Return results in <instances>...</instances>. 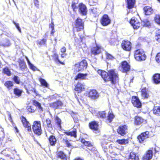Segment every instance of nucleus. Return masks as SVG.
<instances>
[{
    "instance_id": "obj_13",
    "label": "nucleus",
    "mask_w": 160,
    "mask_h": 160,
    "mask_svg": "<svg viewBox=\"0 0 160 160\" xmlns=\"http://www.w3.org/2000/svg\"><path fill=\"white\" fill-rule=\"evenodd\" d=\"M98 127V123L95 121L89 123L90 128L93 130L95 133H98L100 132Z\"/></svg>"
},
{
    "instance_id": "obj_7",
    "label": "nucleus",
    "mask_w": 160,
    "mask_h": 160,
    "mask_svg": "<svg viewBox=\"0 0 160 160\" xmlns=\"http://www.w3.org/2000/svg\"><path fill=\"white\" fill-rule=\"evenodd\" d=\"M84 28V24L82 20L79 18H78L76 21L75 27L74 29V31L75 29L77 32L79 31Z\"/></svg>"
},
{
    "instance_id": "obj_52",
    "label": "nucleus",
    "mask_w": 160,
    "mask_h": 160,
    "mask_svg": "<svg viewBox=\"0 0 160 160\" xmlns=\"http://www.w3.org/2000/svg\"><path fill=\"white\" fill-rule=\"evenodd\" d=\"M27 109L29 112H34V109L32 108L31 106H28L27 107Z\"/></svg>"
},
{
    "instance_id": "obj_35",
    "label": "nucleus",
    "mask_w": 160,
    "mask_h": 160,
    "mask_svg": "<svg viewBox=\"0 0 160 160\" xmlns=\"http://www.w3.org/2000/svg\"><path fill=\"white\" fill-rule=\"evenodd\" d=\"M66 135L73 136L74 138L76 137V130L71 132L67 131L64 132Z\"/></svg>"
},
{
    "instance_id": "obj_24",
    "label": "nucleus",
    "mask_w": 160,
    "mask_h": 160,
    "mask_svg": "<svg viewBox=\"0 0 160 160\" xmlns=\"http://www.w3.org/2000/svg\"><path fill=\"white\" fill-rule=\"evenodd\" d=\"M33 104L38 108L39 112H42L43 111V108L41 106V103L36 100H33Z\"/></svg>"
},
{
    "instance_id": "obj_3",
    "label": "nucleus",
    "mask_w": 160,
    "mask_h": 160,
    "mask_svg": "<svg viewBox=\"0 0 160 160\" xmlns=\"http://www.w3.org/2000/svg\"><path fill=\"white\" fill-rule=\"evenodd\" d=\"M108 76L110 78L111 83H114L118 80V75L117 72L115 69H111L108 71Z\"/></svg>"
},
{
    "instance_id": "obj_30",
    "label": "nucleus",
    "mask_w": 160,
    "mask_h": 160,
    "mask_svg": "<svg viewBox=\"0 0 160 160\" xmlns=\"http://www.w3.org/2000/svg\"><path fill=\"white\" fill-rule=\"evenodd\" d=\"M128 8H132L134 6L135 0H126Z\"/></svg>"
},
{
    "instance_id": "obj_46",
    "label": "nucleus",
    "mask_w": 160,
    "mask_h": 160,
    "mask_svg": "<svg viewBox=\"0 0 160 160\" xmlns=\"http://www.w3.org/2000/svg\"><path fill=\"white\" fill-rule=\"evenodd\" d=\"M0 45L4 47H8L10 45V43L8 40H6L5 42H2Z\"/></svg>"
},
{
    "instance_id": "obj_1",
    "label": "nucleus",
    "mask_w": 160,
    "mask_h": 160,
    "mask_svg": "<svg viewBox=\"0 0 160 160\" xmlns=\"http://www.w3.org/2000/svg\"><path fill=\"white\" fill-rule=\"evenodd\" d=\"M134 56L135 59L138 61H144L146 58V55L142 49L135 50L134 52Z\"/></svg>"
},
{
    "instance_id": "obj_10",
    "label": "nucleus",
    "mask_w": 160,
    "mask_h": 160,
    "mask_svg": "<svg viewBox=\"0 0 160 160\" xmlns=\"http://www.w3.org/2000/svg\"><path fill=\"white\" fill-rule=\"evenodd\" d=\"M100 22L103 26H106L110 23L111 20L108 15L105 14L101 18Z\"/></svg>"
},
{
    "instance_id": "obj_9",
    "label": "nucleus",
    "mask_w": 160,
    "mask_h": 160,
    "mask_svg": "<svg viewBox=\"0 0 160 160\" xmlns=\"http://www.w3.org/2000/svg\"><path fill=\"white\" fill-rule=\"evenodd\" d=\"M98 73L100 74L105 82L110 80V78L108 76V73L104 71L99 70L98 71Z\"/></svg>"
},
{
    "instance_id": "obj_39",
    "label": "nucleus",
    "mask_w": 160,
    "mask_h": 160,
    "mask_svg": "<svg viewBox=\"0 0 160 160\" xmlns=\"http://www.w3.org/2000/svg\"><path fill=\"white\" fill-rule=\"evenodd\" d=\"M3 72L8 76H10L11 73L8 67H6L3 69Z\"/></svg>"
},
{
    "instance_id": "obj_42",
    "label": "nucleus",
    "mask_w": 160,
    "mask_h": 160,
    "mask_svg": "<svg viewBox=\"0 0 160 160\" xmlns=\"http://www.w3.org/2000/svg\"><path fill=\"white\" fill-rule=\"evenodd\" d=\"M14 92L15 95L19 97L21 95L22 91L18 88H16L14 90Z\"/></svg>"
},
{
    "instance_id": "obj_57",
    "label": "nucleus",
    "mask_w": 160,
    "mask_h": 160,
    "mask_svg": "<svg viewBox=\"0 0 160 160\" xmlns=\"http://www.w3.org/2000/svg\"><path fill=\"white\" fill-rule=\"evenodd\" d=\"M34 2L35 5L38 8L39 7V2L38 0H34Z\"/></svg>"
},
{
    "instance_id": "obj_44",
    "label": "nucleus",
    "mask_w": 160,
    "mask_h": 160,
    "mask_svg": "<svg viewBox=\"0 0 160 160\" xmlns=\"http://www.w3.org/2000/svg\"><path fill=\"white\" fill-rule=\"evenodd\" d=\"M98 117L101 118H104L106 117V114L104 111L99 112L98 113Z\"/></svg>"
},
{
    "instance_id": "obj_56",
    "label": "nucleus",
    "mask_w": 160,
    "mask_h": 160,
    "mask_svg": "<svg viewBox=\"0 0 160 160\" xmlns=\"http://www.w3.org/2000/svg\"><path fill=\"white\" fill-rule=\"evenodd\" d=\"M46 122L47 125L48 127H49L51 126V121L49 118H48L46 119Z\"/></svg>"
},
{
    "instance_id": "obj_23",
    "label": "nucleus",
    "mask_w": 160,
    "mask_h": 160,
    "mask_svg": "<svg viewBox=\"0 0 160 160\" xmlns=\"http://www.w3.org/2000/svg\"><path fill=\"white\" fill-rule=\"evenodd\" d=\"M62 105V102L59 101L49 104V106L54 108H59Z\"/></svg>"
},
{
    "instance_id": "obj_63",
    "label": "nucleus",
    "mask_w": 160,
    "mask_h": 160,
    "mask_svg": "<svg viewBox=\"0 0 160 160\" xmlns=\"http://www.w3.org/2000/svg\"><path fill=\"white\" fill-rule=\"evenodd\" d=\"M96 9V8H93L92 10V12L95 14H97V12H95V10Z\"/></svg>"
},
{
    "instance_id": "obj_51",
    "label": "nucleus",
    "mask_w": 160,
    "mask_h": 160,
    "mask_svg": "<svg viewBox=\"0 0 160 160\" xmlns=\"http://www.w3.org/2000/svg\"><path fill=\"white\" fill-rule=\"evenodd\" d=\"M29 65V66L30 68L33 70V71H36L37 70V68L34 66L33 64H32L31 63H30Z\"/></svg>"
},
{
    "instance_id": "obj_38",
    "label": "nucleus",
    "mask_w": 160,
    "mask_h": 160,
    "mask_svg": "<svg viewBox=\"0 0 160 160\" xmlns=\"http://www.w3.org/2000/svg\"><path fill=\"white\" fill-rule=\"evenodd\" d=\"M108 119L109 121V122H111L114 118V116L112 113V111H109L108 112Z\"/></svg>"
},
{
    "instance_id": "obj_32",
    "label": "nucleus",
    "mask_w": 160,
    "mask_h": 160,
    "mask_svg": "<svg viewBox=\"0 0 160 160\" xmlns=\"http://www.w3.org/2000/svg\"><path fill=\"white\" fill-rule=\"evenodd\" d=\"M18 62L20 69L22 70L25 69L26 66L24 60L20 59Z\"/></svg>"
},
{
    "instance_id": "obj_41",
    "label": "nucleus",
    "mask_w": 160,
    "mask_h": 160,
    "mask_svg": "<svg viewBox=\"0 0 160 160\" xmlns=\"http://www.w3.org/2000/svg\"><path fill=\"white\" fill-rule=\"evenodd\" d=\"M154 21L157 24L160 25V15H156L154 18Z\"/></svg>"
},
{
    "instance_id": "obj_33",
    "label": "nucleus",
    "mask_w": 160,
    "mask_h": 160,
    "mask_svg": "<svg viewBox=\"0 0 160 160\" xmlns=\"http://www.w3.org/2000/svg\"><path fill=\"white\" fill-rule=\"evenodd\" d=\"M153 113L157 115H160V106L154 107L153 109Z\"/></svg>"
},
{
    "instance_id": "obj_6",
    "label": "nucleus",
    "mask_w": 160,
    "mask_h": 160,
    "mask_svg": "<svg viewBox=\"0 0 160 160\" xmlns=\"http://www.w3.org/2000/svg\"><path fill=\"white\" fill-rule=\"evenodd\" d=\"M149 132L146 131L145 132L142 133L138 137V139L140 143H143L146 141L147 139L149 137Z\"/></svg>"
},
{
    "instance_id": "obj_27",
    "label": "nucleus",
    "mask_w": 160,
    "mask_h": 160,
    "mask_svg": "<svg viewBox=\"0 0 160 160\" xmlns=\"http://www.w3.org/2000/svg\"><path fill=\"white\" fill-rule=\"evenodd\" d=\"M143 9L146 15H150L152 13V8L149 6L145 7Z\"/></svg>"
},
{
    "instance_id": "obj_12",
    "label": "nucleus",
    "mask_w": 160,
    "mask_h": 160,
    "mask_svg": "<svg viewBox=\"0 0 160 160\" xmlns=\"http://www.w3.org/2000/svg\"><path fill=\"white\" fill-rule=\"evenodd\" d=\"M122 46L124 50L127 51H129L131 48V43L128 41H123L122 43Z\"/></svg>"
},
{
    "instance_id": "obj_15",
    "label": "nucleus",
    "mask_w": 160,
    "mask_h": 160,
    "mask_svg": "<svg viewBox=\"0 0 160 160\" xmlns=\"http://www.w3.org/2000/svg\"><path fill=\"white\" fill-rule=\"evenodd\" d=\"M88 96L92 99H95L98 98L99 95L96 90L93 89L89 92Z\"/></svg>"
},
{
    "instance_id": "obj_8",
    "label": "nucleus",
    "mask_w": 160,
    "mask_h": 160,
    "mask_svg": "<svg viewBox=\"0 0 160 160\" xmlns=\"http://www.w3.org/2000/svg\"><path fill=\"white\" fill-rule=\"evenodd\" d=\"M130 23L134 29H138L140 26V23L138 19L134 17H132L130 21Z\"/></svg>"
},
{
    "instance_id": "obj_19",
    "label": "nucleus",
    "mask_w": 160,
    "mask_h": 160,
    "mask_svg": "<svg viewBox=\"0 0 160 160\" xmlns=\"http://www.w3.org/2000/svg\"><path fill=\"white\" fill-rule=\"evenodd\" d=\"M153 156V152L152 150L148 151L142 158V160H149L152 159Z\"/></svg>"
},
{
    "instance_id": "obj_28",
    "label": "nucleus",
    "mask_w": 160,
    "mask_h": 160,
    "mask_svg": "<svg viewBox=\"0 0 160 160\" xmlns=\"http://www.w3.org/2000/svg\"><path fill=\"white\" fill-rule=\"evenodd\" d=\"M129 160H139L138 156L134 152L130 153L128 158Z\"/></svg>"
},
{
    "instance_id": "obj_31",
    "label": "nucleus",
    "mask_w": 160,
    "mask_h": 160,
    "mask_svg": "<svg viewBox=\"0 0 160 160\" xmlns=\"http://www.w3.org/2000/svg\"><path fill=\"white\" fill-rule=\"evenodd\" d=\"M153 81L155 83L157 84L160 83V74H155L153 76Z\"/></svg>"
},
{
    "instance_id": "obj_36",
    "label": "nucleus",
    "mask_w": 160,
    "mask_h": 160,
    "mask_svg": "<svg viewBox=\"0 0 160 160\" xmlns=\"http://www.w3.org/2000/svg\"><path fill=\"white\" fill-rule=\"evenodd\" d=\"M117 142L118 144L121 145H125L128 143V140L125 139H122L117 140Z\"/></svg>"
},
{
    "instance_id": "obj_40",
    "label": "nucleus",
    "mask_w": 160,
    "mask_h": 160,
    "mask_svg": "<svg viewBox=\"0 0 160 160\" xmlns=\"http://www.w3.org/2000/svg\"><path fill=\"white\" fill-rule=\"evenodd\" d=\"M39 81L42 85L47 88L48 87V85L45 79L42 78H40Z\"/></svg>"
},
{
    "instance_id": "obj_21",
    "label": "nucleus",
    "mask_w": 160,
    "mask_h": 160,
    "mask_svg": "<svg viewBox=\"0 0 160 160\" xmlns=\"http://www.w3.org/2000/svg\"><path fill=\"white\" fill-rule=\"evenodd\" d=\"M141 93V97L142 99H147L149 97L148 91L146 88L142 89Z\"/></svg>"
},
{
    "instance_id": "obj_17",
    "label": "nucleus",
    "mask_w": 160,
    "mask_h": 160,
    "mask_svg": "<svg viewBox=\"0 0 160 160\" xmlns=\"http://www.w3.org/2000/svg\"><path fill=\"white\" fill-rule=\"evenodd\" d=\"M79 12L83 15H85L87 12L86 7L82 3H80L79 6Z\"/></svg>"
},
{
    "instance_id": "obj_61",
    "label": "nucleus",
    "mask_w": 160,
    "mask_h": 160,
    "mask_svg": "<svg viewBox=\"0 0 160 160\" xmlns=\"http://www.w3.org/2000/svg\"><path fill=\"white\" fill-rule=\"evenodd\" d=\"M50 27L52 29H54V24L53 22H52L51 24L50 25Z\"/></svg>"
},
{
    "instance_id": "obj_11",
    "label": "nucleus",
    "mask_w": 160,
    "mask_h": 160,
    "mask_svg": "<svg viewBox=\"0 0 160 160\" xmlns=\"http://www.w3.org/2000/svg\"><path fill=\"white\" fill-rule=\"evenodd\" d=\"M132 102L134 106L137 108H140L141 106V103L138 98L135 96H133L132 98Z\"/></svg>"
},
{
    "instance_id": "obj_60",
    "label": "nucleus",
    "mask_w": 160,
    "mask_h": 160,
    "mask_svg": "<svg viewBox=\"0 0 160 160\" xmlns=\"http://www.w3.org/2000/svg\"><path fill=\"white\" fill-rule=\"evenodd\" d=\"M60 50L62 53H65L66 52V48L65 47H63Z\"/></svg>"
},
{
    "instance_id": "obj_18",
    "label": "nucleus",
    "mask_w": 160,
    "mask_h": 160,
    "mask_svg": "<svg viewBox=\"0 0 160 160\" xmlns=\"http://www.w3.org/2000/svg\"><path fill=\"white\" fill-rule=\"evenodd\" d=\"M85 85L84 83L78 82L76 86L75 90L79 92H80L85 89Z\"/></svg>"
},
{
    "instance_id": "obj_48",
    "label": "nucleus",
    "mask_w": 160,
    "mask_h": 160,
    "mask_svg": "<svg viewBox=\"0 0 160 160\" xmlns=\"http://www.w3.org/2000/svg\"><path fill=\"white\" fill-rule=\"evenodd\" d=\"M143 25L145 27H149L150 25V23L149 21L145 20L143 22Z\"/></svg>"
},
{
    "instance_id": "obj_26",
    "label": "nucleus",
    "mask_w": 160,
    "mask_h": 160,
    "mask_svg": "<svg viewBox=\"0 0 160 160\" xmlns=\"http://www.w3.org/2000/svg\"><path fill=\"white\" fill-rule=\"evenodd\" d=\"M48 139L51 145L52 146H55L57 140L54 136L51 135L48 138Z\"/></svg>"
},
{
    "instance_id": "obj_50",
    "label": "nucleus",
    "mask_w": 160,
    "mask_h": 160,
    "mask_svg": "<svg viewBox=\"0 0 160 160\" xmlns=\"http://www.w3.org/2000/svg\"><path fill=\"white\" fill-rule=\"evenodd\" d=\"M156 39L158 42H160V29L158 31V35L156 36Z\"/></svg>"
},
{
    "instance_id": "obj_4",
    "label": "nucleus",
    "mask_w": 160,
    "mask_h": 160,
    "mask_svg": "<svg viewBox=\"0 0 160 160\" xmlns=\"http://www.w3.org/2000/svg\"><path fill=\"white\" fill-rule=\"evenodd\" d=\"M32 129L34 133L38 135H40L42 133V130L40 122L35 121L33 122Z\"/></svg>"
},
{
    "instance_id": "obj_47",
    "label": "nucleus",
    "mask_w": 160,
    "mask_h": 160,
    "mask_svg": "<svg viewBox=\"0 0 160 160\" xmlns=\"http://www.w3.org/2000/svg\"><path fill=\"white\" fill-rule=\"evenodd\" d=\"M13 79L15 83L19 84L20 83V79L19 78L16 76H14Z\"/></svg>"
},
{
    "instance_id": "obj_53",
    "label": "nucleus",
    "mask_w": 160,
    "mask_h": 160,
    "mask_svg": "<svg viewBox=\"0 0 160 160\" xmlns=\"http://www.w3.org/2000/svg\"><path fill=\"white\" fill-rule=\"evenodd\" d=\"M156 60L158 63H160V52L157 54L156 57Z\"/></svg>"
},
{
    "instance_id": "obj_54",
    "label": "nucleus",
    "mask_w": 160,
    "mask_h": 160,
    "mask_svg": "<svg viewBox=\"0 0 160 160\" xmlns=\"http://www.w3.org/2000/svg\"><path fill=\"white\" fill-rule=\"evenodd\" d=\"M64 142L65 143V144L68 147H70L71 146V145L70 143H69L68 141L67 140H63Z\"/></svg>"
},
{
    "instance_id": "obj_58",
    "label": "nucleus",
    "mask_w": 160,
    "mask_h": 160,
    "mask_svg": "<svg viewBox=\"0 0 160 160\" xmlns=\"http://www.w3.org/2000/svg\"><path fill=\"white\" fill-rule=\"evenodd\" d=\"M14 24L15 25L16 27L17 28V29L20 32H21V29L19 27V24L18 23H15V22H13Z\"/></svg>"
},
{
    "instance_id": "obj_55",
    "label": "nucleus",
    "mask_w": 160,
    "mask_h": 160,
    "mask_svg": "<svg viewBox=\"0 0 160 160\" xmlns=\"http://www.w3.org/2000/svg\"><path fill=\"white\" fill-rule=\"evenodd\" d=\"M106 58L108 59L112 60L113 58V57L111 55L107 53L106 54Z\"/></svg>"
},
{
    "instance_id": "obj_59",
    "label": "nucleus",
    "mask_w": 160,
    "mask_h": 160,
    "mask_svg": "<svg viewBox=\"0 0 160 160\" xmlns=\"http://www.w3.org/2000/svg\"><path fill=\"white\" fill-rule=\"evenodd\" d=\"M46 41V40L45 39H43L42 40L38 42V43L39 44H44Z\"/></svg>"
},
{
    "instance_id": "obj_43",
    "label": "nucleus",
    "mask_w": 160,
    "mask_h": 160,
    "mask_svg": "<svg viewBox=\"0 0 160 160\" xmlns=\"http://www.w3.org/2000/svg\"><path fill=\"white\" fill-rule=\"evenodd\" d=\"M107 143L108 142L104 140L103 141L101 145L102 147L105 152H106L107 149L108 147L107 145Z\"/></svg>"
},
{
    "instance_id": "obj_37",
    "label": "nucleus",
    "mask_w": 160,
    "mask_h": 160,
    "mask_svg": "<svg viewBox=\"0 0 160 160\" xmlns=\"http://www.w3.org/2000/svg\"><path fill=\"white\" fill-rule=\"evenodd\" d=\"M53 59L56 62H58L61 64H63V63L61 62L58 59V55L56 53H54L52 56Z\"/></svg>"
},
{
    "instance_id": "obj_16",
    "label": "nucleus",
    "mask_w": 160,
    "mask_h": 160,
    "mask_svg": "<svg viewBox=\"0 0 160 160\" xmlns=\"http://www.w3.org/2000/svg\"><path fill=\"white\" fill-rule=\"evenodd\" d=\"M21 121L24 127L27 128V130L29 132L31 131V125L29 122L27 121L26 119L22 117L21 119Z\"/></svg>"
},
{
    "instance_id": "obj_49",
    "label": "nucleus",
    "mask_w": 160,
    "mask_h": 160,
    "mask_svg": "<svg viewBox=\"0 0 160 160\" xmlns=\"http://www.w3.org/2000/svg\"><path fill=\"white\" fill-rule=\"evenodd\" d=\"M55 122L59 126H60L61 125V120L58 117H56L55 118Z\"/></svg>"
},
{
    "instance_id": "obj_14",
    "label": "nucleus",
    "mask_w": 160,
    "mask_h": 160,
    "mask_svg": "<svg viewBox=\"0 0 160 160\" xmlns=\"http://www.w3.org/2000/svg\"><path fill=\"white\" fill-rule=\"evenodd\" d=\"M127 130L128 127L125 125L120 127L117 129V132L118 134L123 136L127 132Z\"/></svg>"
},
{
    "instance_id": "obj_62",
    "label": "nucleus",
    "mask_w": 160,
    "mask_h": 160,
    "mask_svg": "<svg viewBox=\"0 0 160 160\" xmlns=\"http://www.w3.org/2000/svg\"><path fill=\"white\" fill-rule=\"evenodd\" d=\"M67 56V54L65 53H64L61 54V57L62 58H65Z\"/></svg>"
},
{
    "instance_id": "obj_5",
    "label": "nucleus",
    "mask_w": 160,
    "mask_h": 160,
    "mask_svg": "<svg viewBox=\"0 0 160 160\" xmlns=\"http://www.w3.org/2000/svg\"><path fill=\"white\" fill-rule=\"evenodd\" d=\"M119 68L123 72H127L130 70V66L126 61H124L121 63Z\"/></svg>"
},
{
    "instance_id": "obj_34",
    "label": "nucleus",
    "mask_w": 160,
    "mask_h": 160,
    "mask_svg": "<svg viewBox=\"0 0 160 160\" xmlns=\"http://www.w3.org/2000/svg\"><path fill=\"white\" fill-rule=\"evenodd\" d=\"M4 86L9 90H10L13 86V83L11 81H7L4 84Z\"/></svg>"
},
{
    "instance_id": "obj_64",
    "label": "nucleus",
    "mask_w": 160,
    "mask_h": 160,
    "mask_svg": "<svg viewBox=\"0 0 160 160\" xmlns=\"http://www.w3.org/2000/svg\"><path fill=\"white\" fill-rule=\"evenodd\" d=\"M26 60H27V62H28V64L29 65L31 63L30 62L29 60V59H28V58L27 57H26Z\"/></svg>"
},
{
    "instance_id": "obj_22",
    "label": "nucleus",
    "mask_w": 160,
    "mask_h": 160,
    "mask_svg": "<svg viewBox=\"0 0 160 160\" xmlns=\"http://www.w3.org/2000/svg\"><path fill=\"white\" fill-rule=\"evenodd\" d=\"M102 49L101 47L96 46L93 47L91 49L92 53L94 55H96L100 53L101 52Z\"/></svg>"
},
{
    "instance_id": "obj_25",
    "label": "nucleus",
    "mask_w": 160,
    "mask_h": 160,
    "mask_svg": "<svg viewBox=\"0 0 160 160\" xmlns=\"http://www.w3.org/2000/svg\"><path fill=\"white\" fill-rule=\"evenodd\" d=\"M88 74H83L81 73H78L75 79L77 80L79 79H87L88 76Z\"/></svg>"
},
{
    "instance_id": "obj_2",
    "label": "nucleus",
    "mask_w": 160,
    "mask_h": 160,
    "mask_svg": "<svg viewBox=\"0 0 160 160\" xmlns=\"http://www.w3.org/2000/svg\"><path fill=\"white\" fill-rule=\"evenodd\" d=\"M88 66V63L86 60H84L79 63L75 64L74 69L77 72L82 71L86 69Z\"/></svg>"
},
{
    "instance_id": "obj_29",
    "label": "nucleus",
    "mask_w": 160,
    "mask_h": 160,
    "mask_svg": "<svg viewBox=\"0 0 160 160\" xmlns=\"http://www.w3.org/2000/svg\"><path fill=\"white\" fill-rule=\"evenodd\" d=\"M57 156L58 158H60L61 160H66L67 157L66 155L62 151L59 152L57 154Z\"/></svg>"
},
{
    "instance_id": "obj_45",
    "label": "nucleus",
    "mask_w": 160,
    "mask_h": 160,
    "mask_svg": "<svg viewBox=\"0 0 160 160\" xmlns=\"http://www.w3.org/2000/svg\"><path fill=\"white\" fill-rule=\"evenodd\" d=\"M81 142L86 146L88 147L92 146V144L89 142L86 141L84 139H82L81 140Z\"/></svg>"
},
{
    "instance_id": "obj_20",
    "label": "nucleus",
    "mask_w": 160,
    "mask_h": 160,
    "mask_svg": "<svg viewBox=\"0 0 160 160\" xmlns=\"http://www.w3.org/2000/svg\"><path fill=\"white\" fill-rule=\"evenodd\" d=\"M135 123L137 125H140L142 123H145L146 120L141 117L137 116L135 117Z\"/></svg>"
}]
</instances>
